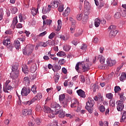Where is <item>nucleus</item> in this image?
<instances>
[{"label": "nucleus", "mask_w": 126, "mask_h": 126, "mask_svg": "<svg viewBox=\"0 0 126 126\" xmlns=\"http://www.w3.org/2000/svg\"><path fill=\"white\" fill-rule=\"evenodd\" d=\"M18 63H16L12 66V71L10 74V77L12 79V83L13 85V86H17V83L16 79H17L19 75V69Z\"/></svg>", "instance_id": "obj_1"}, {"label": "nucleus", "mask_w": 126, "mask_h": 126, "mask_svg": "<svg viewBox=\"0 0 126 126\" xmlns=\"http://www.w3.org/2000/svg\"><path fill=\"white\" fill-rule=\"evenodd\" d=\"M79 65L80 66H82V69L84 71H88V70L90 69V66H91L89 60H86L85 62L78 63L76 64L75 69L76 71H78V70H79Z\"/></svg>", "instance_id": "obj_2"}, {"label": "nucleus", "mask_w": 126, "mask_h": 126, "mask_svg": "<svg viewBox=\"0 0 126 126\" xmlns=\"http://www.w3.org/2000/svg\"><path fill=\"white\" fill-rule=\"evenodd\" d=\"M94 100L91 98H88V102L86 103V106H85V109L88 111L90 114H92L93 113V106H94Z\"/></svg>", "instance_id": "obj_3"}, {"label": "nucleus", "mask_w": 126, "mask_h": 126, "mask_svg": "<svg viewBox=\"0 0 126 126\" xmlns=\"http://www.w3.org/2000/svg\"><path fill=\"white\" fill-rule=\"evenodd\" d=\"M33 50H34V46L32 44H28L23 49V53L25 56L29 57L33 53Z\"/></svg>", "instance_id": "obj_4"}, {"label": "nucleus", "mask_w": 126, "mask_h": 126, "mask_svg": "<svg viewBox=\"0 0 126 126\" xmlns=\"http://www.w3.org/2000/svg\"><path fill=\"white\" fill-rule=\"evenodd\" d=\"M31 91L30 90V88H27L24 87L22 89L21 94L22 96H27V95H28V94H29V93H30Z\"/></svg>", "instance_id": "obj_5"}, {"label": "nucleus", "mask_w": 126, "mask_h": 126, "mask_svg": "<svg viewBox=\"0 0 126 126\" xmlns=\"http://www.w3.org/2000/svg\"><path fill=\"white\" fill-rule=\"evenodd\" d=\"M95 5L98 6L99 9L105 6V2L103 0H99V1L94 0Z\"/></svg>", "instance_id": "obj_6"}, {"label": "nucleus", "mask_w": 126, "mask_h": 126, "mask_svg": "<svg viewBox=\"0 0 126 126\" xmlns=\"http://www.w3.org/2000/svg\"><path fill=\"white\" fill-rule=\"evenodd\" d=\"M116 104H117V111L119 112H122V111L124 110V108H125V105L124 103H122L121 101H117Z\"/></svg>", "instance_id": "obj_7"}, {"label": "nucleus", "mask_w": 126, "mask_h": 126, "mask_svg": "<svg viewBox=\"0 0 126 126\" xmlns=\"http://www.w3.org/2000/svg\"><path fill=\"white\" fill-rule=\"evenodd\" d=\"M56 115H58L59 114V117L61 119H63L65 117V112L63 111V110L55 111Z\"/></svg>", "instance_id": "obj_8"}, {"label": "nucleus", "mask_w": 126, "mask_h": 126, "mask_svg": "<svg viewBox=\"0 0 126 126\" xmlns=\"http://www.w3.org/2000/svg\"><path fill=\"white\" fill-rule=\"evenodd\" d=\"M51 108H52L53 109H55L54 111L55 113L56 111H59V110H60V109L62 108V107H61V105H60V104H58L57 102L51 104Z\"/></svg>", "instance_id": "obj_9"}, {"label": "nucleus", "mask_w": 126, "mask_h": 126, "mask_svg": "<svg viewBox=\"0 0 126 126\" xmlns=\"http://www.w3.org/2000/svg\"><path fill=\"white\" fill-rule=\"evenodd\" d=\"M116 60H112L111 58H108L107 61V64L109 66H113L115 65L116 63Z\"/></svg>", "instance_id": "obj_10"}, {"label": "nucleus", "mask_w": 126, "mask_h": 126, "mask_svg": "<svg viewBox=\"0 0 126 126\" xmlns=\"http://www.w3.org/2000/svg\"><path fill=\"white\" fill-rule=\"evenodd\" d=\"M79 104V102L76 98H74L72 101L70 105L71 108H76V106Z\"/></svg>", "instance_id": "obj_11"}, {"label": "nucleus", "mask_w": 126, "mask_h": 126, "mask_svg": "<svg viewBox=\"0 0 126 126\" xmlns=\"http://www.w3.org/2000/svg\"><path fill=\"white\" fill-rule=\"evenodd\" d=\"M77 93L78 96H80L81 98H85V97H86V94H85V92L81 89L77 90Z\"/></svg>", "instance_id": "obj_12"}, {"label": "nucleus", "mask_w": 126, "mask_h": 126, "mask_svg": "<svg viewBox=\"0 0 126 126\" xmlns=\"http://www.w3.org/2000/svg\"><path fill=\"white\" fill-rule=\"evenodd\" d=\"M51 8L52 6H51V5H48L47 7H43L42 9V13L43 14L49 13V12H50V10H51Z\"/></svg>", "instance_id": "obj_13"}, {"label": "nucleus", "mask_w": 126, "mask_h": 126, "mask_svg": "<svg viewBox=\"0 0 126 126\" xmlns=\"http://www.w3.org/2000/svg\"><path fill=\"white\" fill-rule=\"evenodd\" d=\"M23 116H29L32 114V110L29 109H24L22 111Z\"/></svg>", "instance_id": "obj_14"}, {"label": "nucleus", "mask_w": 126, "mask_h": 126, "mask_svg": "<svg viewBox=\"0 0 126 126\" xmlns=\"http://www.w3.org/2000/svg\"><path fill=\"white\" fill-rule=\"evenodd\" d=\"M38 67H37V64L33 63L31 65V67L30 69V70L32 73H34V72H36Z\"/></svg>", "instance_id": "obj_15"}, {"label": "nucleus", "mask_w": 126, "mask_h": 126, "mask_svg": "<svg viewBox=\"0 0 126 126\" xmlns=\"http://www.w3.org/2000/svg\"><path fill=\"white\" fill-rule=\"evenodd\" d=\"M18 23V21L17 20V17H15L13 18L12 21V23L11 25V27L12 29H14L15 28V26L16 24Z\"/></svg>", "instance_id": "obj_16"}, {"label": "nucleus", "mask_w": 126, "mask_h": 126, "mask_svg": "<svg viewBox=\"0 0 126 126\" xmlns=\"http://www.w3.org/2000/svg\"><path fill=\"white\" fill-rule=\"evenodd\" d=\"M120 96V100L118 101V102H121V103L124 104V102L126 101V96H124V92L119 94Z\"/></svg>", "instance_id": "obj_17"}, {"label": "nucleus", "mask_w": 126, "mask_h": 126, "mask_svg": "<svg viewBox=\"0 0 126 126\" xmlns=\"http://www.w3.org/2000/svg\"><path fill=\"white\" fill-rule=\"evenodd\" d=\"M59 4H60L59 0H55L51 3V6L53 8H57L59 6Z\"/></svg>", "instance_id": "obj_18"}, {"label": "nucleus", "mask_w": 126, "mask_h": 126, "mask_svg": "<svg viewBox=\"0 0 126 126\" xmlns=\"http://www.w3.org/2000/svg\"><path fill=\"white\" fill-rule=\"evenodd\" d=\"M90 6V4L89 3V2L87 0H85L84 1V8L87 10H90L91 8Z\"/></svg>", "instance_id": "obj_19"}, {"label": "nucleus", "mask_w": 126, "mask_h": 126, "mask_svg": "<svg viewBox=\"0 0 126 126\" xmlns=\"http://www.w3.org/2000/svg\"><path fill=\"white\" fill-rule=\"evenodd\" d=\"M61 69V66L58 65L57 64H53V70L54 72H57Z\"/></svg>", "instance_id": "obj_20"}, {"label": "nucleus", "mask_w": 126, "mask_h": 126, "mask_svg": "<svg viewBox=\"0 0 126 126\" xmlns=\"http://www.w3.org/2000/svg\"><path fill=\"white\" fill-rule=\"evenodd\" d=\"M96 60H99L100 63L102 64L105 63V58L102 55H98Z\"/></svg>", "instance_id": "obj_21"}, {"label": "nucleus", "mask_w": 126, "mask_h": 126, "mask_svg": "<svg viewBox=\"0 0 126 126\" xmlns=\"http://www.w3.org/2000/svg\"><path fill=\"white\" fill-rule=\"evenodd\" d=\"M118 33V31L111 30L109 33L110 37H115Z\"/></svg>", "instance_id": "obj_22"}, {"label": "nucleus", "mask_w": 126, "mask_h": 126, "mask_svg": "<svg viewBox=\"0 0 126 126\" xmlns=\"http://www.w3.org/2000/svg\"><path fill=\"white\" fill-rule=\"evenodd\" d=\"M38 7H37V8L36 9L35 8H32V9L31 10V12H32V14L33 16H35L37 14V13L38 12Z\"/></svg>", "instance_id": "obj_23"}, {"label": "nucleus", "mask_w": 126, "mask_h": 126, "mask_svg": "<svg viewBox=\"0 0 126 126\" xmlns=\"http://www.w3.org/2000/svg\"><path fill=\"white\" fill-rule=\"evenodd\" d=\"M14 45L17 50H19L20 47V42L18 40L14 41Z\"/></svg>", "instance_id": "obj_24"}, {"label": "nucleus", "mask_w": 126, "mask_h": 126, "mask_svg": "<svg viewBox=\"0 0 126 126\" xmlns=\"http://www.w3.org/2000/svg\"><path fill=\"white\" fill-rule=\"evenodd\" d=\"M126 79V74L125 72H122L121 76L120 77V81H124Z\"/></svg>", "instance_id": "obj_25"}, {"label": "nucleus", "mask_w": 126, "mask_h": 126, "mask_svg": "<svg viewBox=\"0 0 126 126\" xmlns=\"http://www.w3.org/2000/svg\"><path fill=\"white\" fill-rule=\"evenodd\" d=\"M12 89V87L11 86L8 85L6 87H3V90L4 92H5V93H6V92L8 93V91H7V90H11Z\"/></svg>", "instance_id": "obj_26"}, {"label": "nucleus", "mask_w": 126, "mask_h": 126, "mask_svg": "<svg viewBox=\"0 0 126 126\" xmlns=\"http://www.w3.org/2000/svg\"><path fill=\"white\" fill-rule=\"evenodd\" d=\"M53 110L51 109V108L48 106H44V112L47 114H49L52 113Z\"/></svg>", "instance_id": "obj_27"}, {"label": "nucleus", "mask_w": 126, "mask_h": 126, "mask_svg": "<svg viewBox=\"0 0 126 126\" xmlns=\"http://www.w3.org/2000/svg\"><path fill=\"white\" fill-rule=\"evenodd\" d=\"M58 26H57V29L56 30V31H60L61 30V29L62 28V25H63L62 20H59L58 21Z\"/></svg>", "instance_id": "obj_28"}, {"label": "nucleus", "mask_w": 126, "mask_h": 126, "mask_svg": "<svg viewBox=\"0 0 126 126\" xmlns=\"http://www.w3.org/2000/svg\"><path fill=\"white\" fill-rule=\"evenodd\" d=\"M36 101H38V96H35L33 98L31 99L29 103V105L30 106L31 104H33L34 102H36Z\"/></svg>", "instance_id": "obj_29"}, {"label": "nucleus", "mask_w": 126, "mask_h": 126, "mask_svg": "<svg viewBox=\"0 0 126 126\" xmlns=\"http://www.w3.org/2000/svg\"><path fill=\"white\" fill-rule=\"evenodd\" d=\"M31 91L33 92V94H37V86L35 85L32 86Z\"/></svg>", "instance_id": "obj_30"}, {"label": "nucleus", "mask_w": 126, "mask_h": 126, "mask_svg": "<svg viewBox=\"0 0 126 126\" xmlns=\"http://www.w3.org/2000/svg\"><path fill=\"white\" fill-rule=\"evenodd\" d=\"M126 111H124L123 112V114L122 116V118H121L120 122L121 123H123V122H125L126 121Z\"/></svg>", "instance_id": "obj_31"}, {"label": "nucleus", "mask_w": 126, "mask_h": 126, "mask_svg": "<svg viewBox=\"0 0 126 126\" xmlns=\"http://www.w3.org/2000/svg\"><path fill=\"white\" fill-rule=\"evenodd\" d=\"M46 24L47 25H50V24H52V20L48 19L46 20L45 21L43 20V26L46 25Z\"/></svg>", "instance_id": "obj_32"}, {"label": "nucleus", "mask_w": 126, "mask_h": 126, "mask_svg": "<svg viewBox=\"0 0 126 126\" xmlns=\"http://www.w3.org/2000/svg\"><path fill=\"white\" fill-rule=\"evenodd\" d=\"M24 82L27 84V85H29V84H30V80H29V77H25L24 78Z\"/></svg>", "instance_id": "obj_33"}, {"label": "nucleus", "mask_w": 126, "mask_h": 126, "mask_svg": "<svg viewBox=\"0 0 126 126\" xmlns=\"http://www.w3.org/2000/svg\"><path fill=\"white\" fill-rule=\"evenodd\" d=\"M3 9L0 6V20H2V18H3Z\"/></svg>", "instance_id": "obj_34"}, {"label": "nucleus", "mask_w": 126, "mask_h": 126, "mask_svg": "<svg viewBox=\"0 0 126 126\" xmlns=\"http://www.w3.org/2000/svg\"><path fill=\"white\" fill-rule=\"evenodd\" d=\"M98 68L100 69H108V66L107 65H103V64H99L98 65Z\"/></svg>", "instance_id": "obj_35"}, {"label": "nucleus", "mask_w": 126, "mask_h": 126, "mask_svg": "<svg viewBox=\"0 0 126 126\" xmlns=\"http://www.w3.org/2000/svg\"><path fill=\"white\" fill-rule=\"evenodd\" d=\"M100 21L98 19H95L94 20V26L95 27H99V25H100Z\"/></svg>", "instance_id": "obj_36"}, {"label": "nucleus", "mask_w": 126, "mask_h": 126, "mask_svg": "<svg viewBox=\"0 0 126 126\" xmlns=\"http://www.w3.org/2000/svg\"><path fill=\"white\" fill-rule=\"evenodd\" d=\"M22 71L24 73H28L29 72V69L27 65L25 66L24 67L22 68Z\"/></svg>", "instance_id": "obj_37"}, {"label": "nucleus", "mask_w": 126, "mask_h": 126, "mask_svg": "<svg viewBox=\"0 0 126 126\" xmlns=\"http://www.w3.org/2000/svg\"><path fill=\"white\" fill-rule=\"evenodd\" d=\"M70 12V8L68 7L65 9V12L63 13V15H68V14Z\"/></svg>", "instance_id": "obj_38"}, {"label": "nucleus", "mask_w": 126, "mask_h": 126, "mask_svg": "<svg viewBox=\"0 0 126 126\" xmlns=\"http://www.w3.org/2000/svg\"><path fill=\"white\" fill-rule=\"evenodd\" d=\"M18 9H17V7H14L13 8H12L11 10V13H12V14H15V13H16V12H17Z\"/></svg>", "instance_id": "obj_39"}, {"label": "nucleus", "mask_w": 126, "mask_h": 126, "mask_svg": "<svg viewBox=\"0 0 126 126\" xmlns=\"http://www.w3.org/2000/svg\"><path fill=\"white\" fill-rule=\"evenodd\" d=\"M57 55L58 57H64L66 55L65 53H64L63 51L58 52L57 54Z\"/></svg>", "instance_id": "obj_40"}, {"label": "nucleus", "mask_w": 126, "mask_h": 126, "mask_svg": "<svg viewBox=\"0 0 126 126\" xmlns=\"http://www.w3.org/2000/svg\"><path fill=\"white\" fill-rule=\"evenodd\" d=\"M9 42H10V39H3L2 42L3 45L6 46Z\"/></svg>", "instance_id": "obj_41"}, {"label": "nucleus", "mask_w": 126, "mask_h": 126, "mask_svg": "<svg viewBox=\"0 0 126 126\" xmlns=\"http://www.w3.org/2000/svg\"><path fill=\"white\" fill-rule=\"evenodd\" d=\"M121 90H122V89H121V87L119 86H116L114 88L115 93H118V92L121 91Z\"/></svg>", "instance_id": "obj_42"}, {"label": "nucleus", "mask_w": 126, "mask_h": 126, "mask_svg": "<svg viewBox=\"0 0 126 126\" xmlns=\"http://www.w3.org/2000/svg\"><path fill=\"white\" fill-rule=\"evenodd\" d=\"M48 117L50 118V119H52V118L55 117V115H56V112L55 113V111L54 110H52L51 113H49Z\"/></svg>", "instance_id": "obj_43"}, {"label": "nucleus", "mask_w": 126, "mask_h": 126, "mask_svg": "<svg viewBox=\"0 0 126 126\" xmlns=\"http://www.w3.org/2000/svg\"><path fill=\"white\" fill-rule=\"evenodd\" d=\"M70 46L66 45L63 47V49L65 52H68L70 50Z\"/></svg>", "instance_id": "obj_44"}, {"label": "nucleus", "mask_w": 126, "mask_h": 126, "mask_svg": "<svg viewBox=\"0 0 126 126\" xmlns=\"http://www.w3.org/2000/svg\"><path fill=\"white\" fill-rule=\"evenodd\" d=\"M99 109L100 112H101V113H104V112L106 111V108H105V106H104V105H101L100 106H99Z\"/></svg>", "instance_id": "obj_45"}, {"label": "nucleus", "mask_w": 126, "mask_h": 126, "mask_svg": "<svg viewBox=\"0 0 126 126\" xmlns=\"http://www.w3.org/2000/svg\"><path fill=\"white\" fill-rule=\"evenodd\" d=\"M6 47L8 50L10 51H12V44H11L10 42H9V43L6 45Z\"/></svg>", "instance_id": "obj_46"}, {"label": "nucleus", "mask_w": 126, "mask_h": 126, "mask_svg": "<svg viewBox=\"0 0 126 126\" xmlns=\"http://www.w3.org/2000/svg\"><path fill=\"white\" fill-rule=\"evenodd\" d=\"M82 16H83V14L82 13L79 14L78 15H77L76 17L77 20H81V19H82Z\"/></svg>", "instance_id": "obj_47"}, {"label": "nucleus", "mask_w": 126, "mask_h": 126, "mask_svg": "<svg viewBox=\"0 0 126 126\" xmlns=\"http://www.w3.org/2000/svg\"><path fill=\"white\" fill-rule=\"evenodd\" d=\"M115 18L119 19V18H121V13L120 12H117L114 15Z\"/></svg>", "instance_id": "obj_48"}, {"label": "nucleus", "mask_w": 126, "mask_h": 126, "mask_svg": "<svg viewBox=\"0 0 126 126\" xmlns=\"http://www.w3.org/2000/svg\"><path fill=\"white\" fill-rule=\"evenodd\" d=\"M65 98V95L64 94H62L59 95V101H63Z\"/></svg>", "instance_id": "obj_49"}, {"label": "nucleus", "mask_w": 126, "mask_h": 126, "mask_svg": "<svg viewBox=\"0 0 126 126\" xmlns=\"http://www.w3.org/2000/svg\"><path fill=\"white\" fill-rule=\"evenodd\" d=\"M81 50H83V51H86V50H87V45H86V44H83L81 47Z\"/></svg>", "instance_id": "obj_50"}, {"label": "nucleus", "mask_w": 126, "mask_h": 126, "mask_svg": "<svg viewBox=\"0 0 126 126\" xmlns=\"http://www.w3.org/2000/svg\"><path fill=\"white\" fill-rule=\"evenodd\" d=\"M56 36V33L54 32H52L48 36L49 39H53Z\"/></svg>", "instance_id": "obj_51"}, {"label": "nucleus", "mask_w": 126, "mask_h": 126, "mask_svg": "<svg viewBox=\"0 0 126 126\" xmlns=\"http://www.w3.org/2000/svg\"><path fill=\"white\" fill-rule=\"evenodd\" d=\"M113 94L112 93H108L106 94V98H108V99H112L113 98Z\"/></svg>", "instance_id": "obj_52"}, {"label": "nucleus", "mask_w": 126, "mask_h": 126, "mask_svg": "<svg viewBox=\"0 0 126 126\" xmlns=\"http://www.w3.org/2000/svg\"><path fill=\"white\" fill-rule=\"evenodd\" d=\"M55 81L56 83H57V82H59V79H60V76L58 75H56L54 77Z\"/></svg>", "instance_id": "obj_53"}, {"label": "nucleus", "mask_w": 126, "mask_h": 126, "mask_svg": "<svg viewBox=\"0 0 126 126\" xmlns=\"http://www.w3.org/2000/svg\"><path fill=\"white\" fill-rule=\"evenodd\" d=\"M110 105L112 106V107H115V101L114 99H111L109 101Z\"/></svg>", "instance_id": "obj_54"}, {"label": "nucleus", "mask_w": 126, "mask_h": 126, "mask_svg": "<svg viewBox=\"0 0 126 126\" xmlns=\"http://www.w3.org/2000/svg\"><path fill=\"white\" fill-rule=\"evenodd\" d=\"M13 32L11 30H7L5 32V34L6 35H11Z\"/></svg>", "instance_id": "obj_55"}, {"label": "nucleus", "mask_w": 126, "mask_h": 126, "mask_svg": "<svg viewBox=\"0 0 126 126\" xmlns=\"http://www.w3.org/2000/svg\"><path fill=\"white\" fill-rule=\"evenodd\" d=\"M63 5L60 6L58 7V11H59V12H63Z\"/></svg>", "instance_id": "obj_56"}, {"label": "nucleus", "mask_w": 126, "mask_h": 126, "mask_svg": "<svg viewBox=\"0 0 126 126\" xmlns=\"http://www.w3.org/2000/svg\"><path fill=\"white\" fill-rule=\"evenodd\" d=\"M81 81L82 83H84L85 82V78H84V76L83 75H81L80 76Z\"/></svg>", "instance_id": "obj_57"}, {"label": "nucleus", "mask_w": 126, "mask_h": 126, "mask_svg": "<svg viewBox=\"0 0 126 126\" xmlns=\"http://www.w3.org/2000/svg\"><path fill=\"white\" fill-rule=\"evenodd\" d=\"M116 28H117L116 26L111 25L110 27H109L108 29H111V30H114L115 31H116Z\"/></svg>", "instance_id": "obj_58"}, {"label": "nucleus", "mask_w": 126, "mask_h": 126, "mask_svg": "<svg viewBox=\"0 0 126 126\" xmlns=\"http://www.w3.org/2000/svg\"><path fill=\"white\" fill-rule=\"evenodd\" d=\"M46 34H47V31H45L43 32L40 33L38 36L39 37H43V36H45V35H46Z\"/></svg>", "instance_id": "obj_59"}, {"label": "nucleus", "mask_w": 126, "mask_h": 126, "mask_svg": "<svg viewBox=\"0 0 126 126\" xmlns=\"http://www.w3.org/2000/svg\"><path fill=\"white\" fill-rule=\"evenodd\" d=\"M82 34V32H79L74 34L75 37H79L80 35Z\"/></svg>", "instance_id": "obj_60"}, {"label": "nucleus", "mask_w": 126, "mask_h": 126, "mask_svg": "<svg viewBox=\"0 0 126 126\" xmlns=\"http://www.w3.org/2000/svg\"><path fill=\"white\" fill-rule=\"evenodd\" d=\"M111 4L112 5H117V4H118V0H113V1L111 2Z\"/></svg>", "instance_id": "obj_61"}, {"label": "nucleus", "mask_w": 126, "mask_h": 126, "mask_svg": "<svg viewBox=\"0 0 126 126\" xmlns=\"http://www.w3.org/2000/svg\"><path fill=\"white\" fill-rule=\"evenodd\" d=\"M24 6H25V7L28 8V7H29V2L28 1H26V2H25Z\"/></svg>", "instance_id": "obj_62"}, {"label": "nucleus", "mask_w": 126, "mask_h": 126, "mask_svg": "<svg viewBox=\"0 0 126 126\" xmlns=\"http://www.w3.org/2000/svg\"><path fill=\"white\" fill-rule=\"evenodd\" d=\"M28 126H35V122H34L33 121H30L28 123Z\"/></svg>", "instance_id": "obj_63"}, {"label": "nucleus", "mask_w": 126, "mask_h": 126, "mask_svg": "<svg viewBox=\"0 0 126 126\" xmlns=\"http://www.w3.org/2000/svg\"><path fill=\"white\" fill-rule=\"evenodd\" d=\"M62 71L64 74H66L67 73V70L65 67L62 68Z\"/></svg>", "instance_id": "obj_64"}]
</instances>
